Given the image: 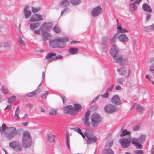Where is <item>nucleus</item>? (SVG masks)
<instances>
[{"instance_id":"f257e3e1","label":"nucleus","mask_w":154,"mask_h":154,"mask_svg":"<svg viewBox=\"0 0 154 154\" xmlns=\"http://www.w3.org/2000/svg\"><path fill=\"white\" fill-rule=\"evenodd\" d=\"M22 144L19 142L13 141L9 143V146L14 149L16 152H21L23 147L27 148L31 145L32 139L29 132L27 131H24L23 134Z\"/></svg>"},{"instance_id":"f03ea898","label":"nucleus","mask_w":154,"mask_h":154,"mask_svg":"<svg viewBox=\"0 0 154 154\" xmlns=\"http://www.w3.org/2000/svg\"><path fill=\"white\" fill-rule=\"evenodd\" d=\"M68 41V38L66 37H58L50 39L49 41V44L52 48H62L65 47L66 42Z\"/></svg>"},{"instance_id":"7ed1b4c3","label":"nucleus","mask_w":154,"mask_h":154,"mask_svg":"<svg viewBox=\"0 0 154 154\" xmlns=\"http://www.w3.org/2000/svg\"><path fill=\"white\" fill-rule=\"evenodd\" d=\"M18 133L15 127H9V130H7V131L4 134L8 140H12L16 136Z\"/></svg>"},{"instance_id":"20e7f679","label":"nucleus","mask_w":154,"mask_h":154,"mask_svg":"<svg viewBox=\"0 0 154 154\" xmlns=\"http://www.w3.org/2000/svg\"><path fill=\"white\" fill-rule=\"evenodd\" d=\"M91 124L94 127L98 125L101 121L100 116L96 113L92 114L91 116Z\"/></svg>"},{"instance_id":"39448f33","label":"nucleus","mask_w":154,"mask_h":154,"mask_svg":"<svg viewBox=\"0 0 154 154\" xmlns=\"http://www.w3.org/2000/svg\"><path fill=\"white\" fill-rule=\"evenodd\" d=\"M113 61L116 63H118L120 65H124L127 63L126 58L119 54L113 57Z\"/></svg>"},{"instance_id":"423d86ee","label":"nucleus","mask_w":154,"mask_h":154,"mask_svg":"<svg viewBox=\"0 0 154 154\" xmlns=\"http://www.w3.org/2000/svg\"><path fill=\"white\" fill-rule=\"evenodd\" d=\"M56 55V54L55 53L51 52L47 54L45 58L47 60V62L49 63L56 59H60L63 57L60 55H58L57 56Z\"/></svg>"},{"instance_id":"0eeeda50","label":"nucleus","mask_w":154,"mask_h":154,"mask_svg":"<svg viewBox=\"0 0 154 154\" xmlns=\"http://www.w3.org/2000/svg\"><path fill=\"white\" fill-rule=\"evenodd\" d=\"M84 135L87 138L86 142L87 145L95 143L97 140V137L94 135L90 134L88 132L84 133Z\"/></svg>"},{"instance_id":"6e6552de","label":"nucleus","mask_w":154,"mask_h":154,"mask_svg":"<svg viewBox=\"0 0 154 154\" xmlns=\"http://www.w3.org/2000/svg\"><path fill=\"white\" fill-rule=\"evenodd\" d=\"M131 138V136L128 137V139L124 138H121L119 142L121 145L122 147L124 149L128 148L130 145Z\"/></svg>"},{"instance_id":"1a4fd4ad","label":"nucleus","mask_w":154,"mask_h":154,"mask_svg":"<svg viewBox=\"0 0 154 154\" xmlns=\"http://www.w3.org/2000/svg\"><path fill=\"white\" fill-rule=\"evenodd\" d=\"M117 71L120 75H125L126 77H128L131 72L130 69L126 67L120 68L117 70Z\"/></svg>"},{"instance_id":"9d476101","label":"nucleus","mask_w":154,"mask_h":154,"mask_svg":"<svg viewBox=\"0 0 154 154\" xmlns=\"http://www.w3.org/2000/svg\"><path fill=\"white\" fill-rule=\"evenodd\" d=\"M104 109L106 113L110 114L115 112L116 109L114 106L109 104L104 107Z\"/></svg>"},{"instance_id":"9b49d317","label":"nucleus","mask_w":154,"mask_h":154,"mask_svg":"<svg viewBox=\"0 0 154 154\" xmlns=\"http://www.w3.org/2000/svg\"><path fill=\"white\" fill-rule=\"evenodd\" d=\"M102 12V9L101 6L98 5L92 9L91 12V15L93 17H96L101 14Z\"/></svg>"},{"instance_id":"f8f14e48","label":"nucleus","mask_w":154,"mask_h":154,"mask_svg":"<svg viewBox=\"0 0 154 154\" xmlns=\"http://www.w3.org/2000/svg\"><path fill=\"white\" fill-rule=\"evenodd\" d=\"M50 23L49 22H45L43 23L40 27L41 33H43V32L48 31L50 29Z\"/></svg>"},{"instance_id":"ddd939ff","label":"nucleus","mask_w":154,"mask_h":154,"mask_svg":"<svg viewBox=\"0 0 154 154\" xmlns=\"http://www.w3.org/2000/svg\"><path fill=\"white\" fill-rule=\"evenodd\" d=\"M64 112L67 114H70L71 115H75V112H73V108L72 105H68L63 108Z\"/></svg>"},{"instance_id":"4468645a","label":"nucleus","mask_w":154,"mask_h":154,"mask_svg":"<svg viewBox=\"0 0 154 154\" xmlns=\"http://www.w3.org/2000/svg\"><path fill=\"white\" fill-rule=\"evenodd\" d=\"M90 114V110H88L85 115V117L82 119V121L84 125L87 126H89L90 125V123L89 121V117Z\"/></svg>"},{"instance_id":"2eb2a0df","label":"nucleus","mask_w":154,"mask_h":154,"mask_svg":"<svg viewBox=\"0 0 154 154\" xmlns=\"http://www.w3.org/2000/svg\"><path fill=\"white\" fill-rule=\"evenodd\" d=\"M119 52L118 48L115 45H113L110 50V53L112 57L119 54Z\"/></svg>"},{"instance_id":"dca6fc26","label":"nucleus","mask_w":154,"mask_h":154,"mask_svg":"<svg viewBox=\"0 0 154 154\" xmlns=\"http://www.w3.org/2000/svg\"><path fill=\"white\" fill-rule=\"evenodd\" d=\"M43 18L42 16L37 14L32 15L29 19L31 22H34L37 20H42Z\"/></svg>"},{"instance_id":"f3484780","label":"nucleus","mask_w":154,"mask_h":154,"mask_svg":"<svg viewBox=\"0 0 154 154\" xmlns=\"http://www.w3.org/2000/svg\"><path fill=\"white\" fill-rule=\"evenodd\" d=\"M23 12L25 18L26 19L29 17L32 14L31 11L30 10L29 7L28 6H26L24 8Z\"/></svg>"},{"instance_id":"a211bd4d","label":"nucleus","mask_w":154,"mask_h":154,"mask_svg":"<svg viewBox=\"0 0 154 154\" xmlns=\"http://www.w3.org/2000/svg\"><path fill=\"white\" fill-rule=\"evenodd\" d=\"M111 101L112 103L117 105H120L122 103V101L120 100V98L117 94L115 95L112 97Z\"/></svg>"},{"instance_id":"6ab92c4d","label":"nucleus","mask_w":154,"mask_h":154,"mask_svg":"<svg viewBox=\"0 0 154 154\" xmlns=\"http://www.w3.org/2000/svg\"><path fill=\"white\" fill-rule=\"evenodd\" d=\"M118 38L122 42H127L129 39L125 34H122L118 37Z\"/></svg>"},{"instance_id":"aec40b11","label":"nucleus","mask_w":154,"mask_h":154,"mask_svg":"<svg viewBox=\"0 0 154 154\" xmlns=\"http://www.w3.org/2000/svg\"><path fill=\"white\" fill-rule=\"evenodd\" d=\"M74 109H73V112H75V115L79 111L82 109L81 105L78 103H75L74 104Z\"/></svg>"},{"instance_id":"412c9836","label":"nucleus","mask_w":154,"mask_h":154,"mask_svg":"<svg viewBox=\"0 0 154 154\" xmlns=\"http://www.w3.org/2000/svg\"><path fill=\"white\" fill-rule=\"evenodd\" d=\"M42 40L44 41L49 40L51 38V35L49 33H44L42 35Z\"/></svg>"},{"instance_id":"4be33fe9","label":"nucleus","mask_w":154,"mask_h":154,"mask_svg":"<svg viewBox=\"0 0 154 154\" xmlns=\"http://www.w3.org/2000/svg\"><path fill=\"white\" fill-rule=\"evenodd\" d=\"M121 24L118 23V25L117 27V29H118V32L122 33L128 32V31L126 29L122 28L121 26Z\"/></svg>"},{"instance_id":"5701e85b","label":"nucleus","mask_w":154,"mask_h":154,"mask_svg":"<svg viewBox=\"0 0 154 154\" xmlns=\"http://www.w3.org/2000/svg\"><path fill=\"white\" fill-rule=\"evenodd\" d=\"M143 9L146 11L148 12H152V10L149 6L147 4L144 3L142 6Z\"/></svg>"},{"instance_id":"b1692460","label":"nucleus","mask_w":154,"mask_h":154,"mask_svg":"<svg viewBox=\"0 0 154 154\" xmlns=\"http://www.w3.org/2000/svg\"><path fill=\"white\" fill-rule=\"evenodd\" d=\"M69 5L70 2L69 1L67 0H64L60 4V6L62 8L66 7L69 6Z\"/></svg>"},{"instance_id":"393cba45","label":"nucleus","mask_w":154,"mask_h":154,"mask_svg":"<svg viewBox=\"0 0 154 154\" xmlns=\"http://www.w3.org/2000/svg\"><path fill=\"white\" fill-rule=\"evenodd\" d=\"M7 129H8L7 130H9V127H7L5 123H3L2 125L1 134H5L7 131V130H6Z\"/></svg>"},{"instance_id":"a878e982","label":"nucleus","mask_w":154,"mask_h":154,"mask_svg":"<svg viewBox=\"0 0 154 154\" xmlns=\"http://www.w3.org/2000/svg\"><path fill=\"white\" fill-rule=\"evenodd\" d=\"M79 49L77 48H70L68 50L69 53L72 54H75L77 53Z\"/></svg>"},{"instance_id":"bb28decb","label":"nucleus","mask_w":154,"mask_h":154,"mask_svg":"<svg viewBox=\"0 0 154 154\" xmlns=\"http://www.w3.org/2000/svg\"><path fill=\"white\" fill-rule=\"evenodd\" d=\"M131 134V132L126 129L122 131V133L120 134V136L122 137L125 136L129 135Z\"/></svg>"},{"instance_id":"cd10ccee","label":"nucleus","mask_w":154,"mask_h":154,"mask_svg":"<svg viewBox=\"0 0 154 154\" xmlns=\"http://www.w3.org/2000/svg\"><path fill=\"white\" fill-rule=\"evenodd\" d=\"M39 23L38 22H37L35 23H32L30 25V28L32 30H33L36 27L38 26L39 25Z\"/></svg>"},{"instance_id":"c85d7f7f","label":"nucleus","mask_w":154,"mask_h":154,"mask_svg":"<svg viewBox=\"0 0 154 154\" xmlns=\"http://www.w3.org/2000/svg\"><path fill=\"white\" fill-rule=\"evenodd\" d=\"M146 135L145 134H142L138 139L139 141L141 143H143L145 141Z\"/></svg>"},{"instance_id":"c756f323","label":"nucleus","mask_w":154,"mask_h":154,"mask_svg":"<svg viewBox=\"0 0 154 154\" xmlns=\"http://www.w3.org/2000/svg\"><path fill=\"white\" fill-rule=\"evenodd\" d=\"M19 107H17L15 110V115L14 118L17 120H18L20 119V117L19 116V114L20 113V110H19Z\"/></svg>"},{"instance_id":"7c9ffc66","label":"nucleus","mask_w":154,"mask_h":154,"mask_svg":"<svg viewBox=\"0 0 154 154\" xmlns=\"http://www.w3.org/2000/svg\"><path fill=\"white\" fill-rule=\"evenodd\" d=\"M132 3L129 5V8L130 10L133 11H135L137 9V6L135 5V2L131 3Z\"/></svg>"},{"instance_id":"2f4dec72","label":"nucleus","mask_w":154,"mask_h":154,"mask_svg":"<svg viewBox=\"0 0 154 154\" xmlns=\"http://www.w3.org/2000/svg\"><path fill=\"white\" fill-rule=\"evenodd\" d=\"M101 46L102 50L103 52H106L107 51V43H101Z\"/></svg>"},{"instance_id":"473e14b6","label":"nucleus","mask_w":154,"mask_h":154,"mask_svg":"<svg viewBox=\"0 0 154 154\" xmlns=\"http://www.w3.org/2000/svg\"><path fill=\"white\" fill-rule=\"evenodd\" d=\"M134 107H135L139 111L142 112L144 110L143 108L139 104L137 105L136 104H134Z\"/></svg>"},{"instance_id":"72a5a7b5","label":"nucleus","mask_w":154,"mask_h":154,"mask_svg":"<svg viewBox=\"0 0 154 154\" xmlns=\"http://www.w3.org/2000/svg\"><path fill=\"white\" fill-rule=\"evenodd\" d=\"M48 140L50 143L54 142L55 140V137L54 135L49 134L48 135Z\"/></svg>"},{"instance_id":"f704fd0d","label":"nucleus","mask_w":154,"mask_h":154,"mask_svg":"<svg viewBox=\"0 0 154 154\" xmlns=\"http://www.w3.org/2000/svg\"><path fill=\"white\" fill-rule=\"evenodd\" d=\"M72 4L74 5H77L81 2V0H70Z\"/></svg>"},{"instance_id":"c9c22d12","label":"nucleus","mask_w":154,"mask_h":154,"mask_svg":"<svg viewBox=\"0 0 154 154\" xmlns=\"http://www.w3.org/2000/svg\"><path fill=\"white\" fill-rule=\"evenodd\" d=\"M2 92L5 94H7L8 92V90L7 87L4 85H2L1 87Z\"/></svg>"},{"instance_id":"e433bc0d","label":"nucleus","mask_w":154,"mask_h":154,"mask_svg":"<svg viewBox=\"0 0 154 154\" xmlns=\"http://www.w3.org/2000/svg\"><path fill=\"white\" fill-rule=\"evenodd\" d=\"M16 100V97L15 96H12L8 99V103H11Z\"/></svg>"},{"instance_id":"4c0bfd02","label":"nucleus","mask_w":154,"mask_h":154,"mask_svg":"<svg viewBox=\"0 0 154 154\" xmlns=\"http://www.w3.org/2000/svg\"><path fill=\"white\" fill-rule=\"evenodd\" d=\"M125 81V79L123 78H118L116 79L117 83L118 84H122Z\"/></svg>"},{"instance_id":"58836bf2","label":"nucleus","mask_w":154,"mask_h":154,"mask_svg":"<svg viewBox=\"0 0 154 154\" xmlns=\"http://www.w3.org/2000/svg\"><path fill=\"white\" fill-rule=\"evenodd\" d=\"M66 144L69 149H70V138L69 134H67L66 135Z\"/></svg>"},{"instance_id":"ea45409f","label":"nucleus","mask_w":154,"mask_h":154,"mask_svg":"<svg viewBox=\"0 0 154 154\" xmlns=\"http://www.w3.org/2000/svg\"><path fill=\"white\" fill-rule=\"evenodd\" d=\"M141 126V124H139L133 127V130L135 131H138L140 129Z\"/></svg>"},{"instance_id":"a19ab883","label":"nucleus","mask_w":154,"mask_h":154,"mask_svg":"<svg viewBox=\"0 0 154 154\" xmlns=\"http://www.w3.org/2000/svg\"><path fill=\"white\" fill-rule=\"evenodd\" d=\"M53 30L56 33H58L60 32L61 29L58 26H56L53 28Z\"/></svg>"},{"instance_id":"79ce46f5","label":"nucleus","mask_w":154,"mask_h":154,"mask_svg":"<svg viewBox=\"0 0 154 154\" xmlns=\"http://www.w3.org/2000/svg\"><path fill=\"white\" fill-rule=\"evenodd\" d=\"M131 143L132 144H133L134 146H135L137 143L139 141L138 139H136L135 138H131Z\"/></svg>"},{"instance_id":"37998d69","label":"nucleus","mask_w":154,"mask_h":154,"mask_svg":"<svg viewBox=\"0 0 154 154\" xmlns=\"http://www.w3.org/2000/svg\"><path fill=\"white\" fill-rule=\"evenodd\" d=\"M108 36H105L103 37L101 41V43H107V42L108 40Z\"/></svg>"},{"instance_id":"c03bdc74","label":"nucleus","mask_w":154,"mask_h":154,"mask_svg":"<svg viewBox=\"0 0 154 154\" xmlns=\"http://www.w3.org/2000/svg\"><path fill=\"white\" fill-rule=\"evenodd\" d=\"M151 26H148L144 28L143 30L145 32H150L152 31Z\"/></svg>"},{"instance_id":"a18cd8bd","label":"nucleus","mask_w":154,"mask_h":154,"mask_svg":"<svg viewBox=\"0 0 154 154\" xmlns=\"http://www.w3.org/2000/svg\"><path fill=\"white\" fill-rule=\"evenodd\" d=\"M104 154H113V152L110 149H106L104 151Z\"/></svg>"},{"instance_id":"49530a36","label":"nucleus","mask_w":154,"mask_h":154,"mask_svg":"<svg viewBox=\"0 0 154 154\" xmlns=\"http://www.w3.org/2000/svg\"><path fill=\"white\" fill-rule=\"evenodd\" d=\"M19 42L20 43L19 45L22 46L23 45H25V43L24 42L22 39V38L20 37H19Z\"/></svg>"},{"instance_id":"de8ad7c7","label":"nucleus","mask_w":154,"mask_h":154,"mask_svg":"<svg viewBox=\"0 0 154 154\" xmlns=\"http://www.w3.org/2000/svg\"><path fill=\"white\" fill-rule=\"evenodd\" d=\"M71 129L74 131L77 132L79 134L81 133L82 132L81 131L80 129L78 127L73 128H71Z\"/></svg>"},{"instance_id":"09e8293b","label":"nucleus","mask_w":154,"mask_h":154,"mask_svg":"<svg viewBox=\"0 0 154 154\" xmlns=\"http://www.w3.org/2000/svg\"><path fill=\"white\" fill-rule=\"evenodd\" d=\"M40 10V8L39 7L36 8L32 7V11L33 13H34L37 12L39 11Z\"/></svg>"},{"instance_id":"8fccbe9b","label":"nucleus","mask_w":154,"mask_h":154,"mask_svg":"<svg viewBox=\"0 0 154 154\" xmlns=\"http://www.w3.org/2000/svg\"><path fill=\"white\" fill-rule=\"evenodd\" d=\"M36 95V93L35 92V91H33L32 92H30L27 94V96L29 97H32Z\"/></svg>"},{"instance_id":"3c124183","label":"nucleus","mask_w":154,"mask_h":154,"mask_svg":"<svg viewBox=\"0 0 154 154\" xmlns=\"http://www.w3.org/2000/svg\"><path fill=\"white\" fill-rule=\"evenodd\" d=\"M49 92L48 91H46L44 93L41 97L42 99H46V96L48 94Z\"/></svg>"},{"instance_id":"603ef678","label":"nucleus","mask_w":154,"mask_h":154,"mask_svg":"<svg viewBox=\"0 0 154 154\" xmlns=\"http://www.w3.org/2000/svg\"><path fill=\"white\" fill-rule=\"evenodd\" d=\"M141 2V0H131V3L135 2L136 4H139Z\"/></svg>"},{"instance_id":"864d4df0","label":"nucleus","mask_w":154,"mask_h":154,"mask_svg":"<svg viewBox=\"0 0 154 154\" xmlns=\"http://www.w3.org/2000/svg\"><path fill=\"white\" fill-rule=\"evenodd\" d=\"M149 70L151 72H154V63L150 66Z\"/></svg>"},{"instance_id":"5fc2aeb1","label":"nucleus","mask_w":154,"mask_h":154,"mask_svg":"<svg viewBox=\"0 0 154 154\" xmlns=\"http://www.w3.org/2000/svg\"><path fill=\"white\" fill-rule=\"evenodd\" d=\"M134 146H135L138 149H141L142 148V146L139 142H138Z\"/></svg>"},{"instance_id":"6e6d98bb","label":"nucleus","mask_w":154,"mask_h":154,"mask_svg":"<svg viewBox=\"0 0 154 154\" xmlns=\"http://www.w3.org/2000/svg\"><path fill=\"white\" fill-rule=\"evenodd\" d=\"M56 114V111L55 109H52L49 112L50 115H55Z\"/></svg>"},{"instance_id":"4d7b16f0","label":"nucleus","mask_w":154,"mask_h":154,"mask_svg":"<svg viewBox=\"0 0 154 154\" xmlns=\"http://www.w3.org/2000/svg\"><path fill=\"white\" fill-rule=\"evenodd\" d=\"M108 95L109 93L107 91L106 92V93L105 94H102L101 95V96L103 97V98H106L108 97Z\"/></svg>"},{"instance_id":"13d9d810","label":"nucleus","mask_w":154,"mask_h":154,"mask_svg":"<svg viewBox=\"0 0 154 154\" xmlns=\"http://www.w3.org/2000/svg\"><path fill=\"white\" fill-rule=\"evenodd\" d=\"M147 16L146 17V22L148 21L151 18V15L150 14H146Z\"/></svg>"},{"instance_id":"bf43d9fd","label":"nucleus","mask_w":154,"mask_h":154,"mask_svg":"<svg viewBox=\"0 0 154 154\" xmlns=\"http://www.w3.org/2000/svg\"><path fill=\"white\" fill-rule=\"evenodd\" d=\"M137 154H143V151L142 150H137L135 151Z\"/></svg>"},{"instance_id":"052dcab7","label":"nucleus","mask_w":154,"mask_h":154,"mask_svg":"<svg viewBox=\"0 0 154 154\" xmlns=\"http://www.w3.org/2000/svg\"><path fill=\"white\" fill-rule=\"evenodd\" d=\"M106 144L109 147L112 146L113 144L112 140L110 142L108 141L106 143Z\"/></svg>"},{"instance_id":"680f3d73","label":"nucleus","mask_w":154,"mask_h":154,"mask_svg":"<svg viewBox=\"0 0 154 154\" xmlns=\"http://www.w3.org/2000/svg\"><path fill=\"white\" fill-rule=\"evenodd\" d=\"M115 35H116L112 37V39L110 41L112 43H113L115 42L116 39V38Z\"/></svg>"},{"instance_id":"e2e57ef3","label":"nucleus","mask_w":154,"mask_h":154,"mask_svg":"<svg viewBox=\"0 0 154 154\" xmlns=\"http://www.w3.org/2000/svg\"><path fill=\"white\" fill-rule=\"evenodd\" d=\"M40 31H41V30H40V28L38 30H34V32L35 34H38L40 35L41 33H41L40 32Z\"/></svg>"},{"instance_id":"0e129e2a","label":"nucleus","mask_w":154,"mask_h":154,"mask_svg":"<svg viewBox=\"0 0 154 154\" xmlns=\"http://www.w3.org/2000/svg\"><path fill=\"white\" fill-rule=\"evenodd\" d=\"M115 89L117 90H120L122 89V88L119 85H117L115 87Z\"/></svg>"},{"instance_id":"69168bd1","label":"nucleus","mask_w":154,"mask_h":154,"mask_svg":"<svg viewBox=\"0 0 154 154\" xmlns=\"http://www.w3.org/2000/svg\"><path fill=\"white\" fill-rule=\"evenodd\" d=\"M61 97L62 99L63 103H64L66 101V97L63 96H61Z\"/></svg>"},{"instance_id":"338daca9","label":"nucleus","mask_w":154,"mask_h":154,"mask_svg":"<svg viewBox=\"0 0 154 154\" xmlns=\"http://www.w3.org/2000/svg\"><path fill=\"white\" fill-rule=\"evenodd\" d=\"M12 108V106L11 105H8L7 107L5 109V110L6 109H8L10 110Z\"/></svg>"},{"instance_id":"774afa93","label":"nucleus","mask_w":154,"mask_h":154,"mask_svg":"<svg viewBox=\"0 0 154 154\" xmlns=\"http://www.w3.org/2000/svg\"><path fill=\"white\" fill-rule=\"evenodd\" d=\"M151 153L152 154H154V145L152 146L151 149Z\"/></svg>"}]
</instances>
